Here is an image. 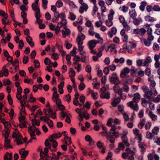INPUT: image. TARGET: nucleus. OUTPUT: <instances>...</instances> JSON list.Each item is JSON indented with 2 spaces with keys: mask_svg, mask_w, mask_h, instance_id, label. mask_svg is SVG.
<instances>
[{
  "mask_svg": "<svg viewBox=\"0 0 160 160\" xmlns=\"http://www.w3.org/2000/svg\"><path fill=\"white\" fill-rule=\"evenodd\" d=\"M146 2L143 1L141 3V5L139 6L140 9L142 11H143L145 7L146 6Z\"/></svg>",
  "mask_w": 160,
  "mask_h": 160,
  "instance_id": "32",
  "label": "nucleus"
},
{
  "mask_svg": "<svg viewBox=\"0 0 160 160\" xmlns=\"http://www.w3.org/2000/svg\"><path fill=\"white\" fill-rule=\"evenodd\" d=\"M128 105L136 111H137L138 110V104H136L135 105H134L133 102L132 101L128 102Z\"/></svg>",
  "mask_w": 160,
  "mask_h": 160,
  "instance_id": "11",
  "label": "nucleus"
},
{
  "mask_svg": "<svg viewBox=\"0 0 160 160\" xmlns=\"http://www.w3.org/2000/svg\"><path fill=\"white\" fill-rule=\"evenodd\" d=\"M85 25L87 27H88L89 29L90 28L94 29V26L90 20H88L86 21L85 23Z\"/></svg>",
  "mask_w": 160,
  "mask_h": 160,
  "instance_id": "31",
  "label": "nucleus"
},
{
  "mask_svg": "<svg viewBox=\"0 0 160 160\" xmlns=\"http://www.w3.org/2000/svg\"><path fill=\"white\" fill-rule=\"evenodd\" d=\"M32 114L34 115V117L35 118H38V117L39 115H42V113L41 110L40 109H39L36 112L35 115H34V114L33 113Z\"/></svg>",
  "mask_w": 160,
  "mask_h": 160,
  "instance_id": "43",
  "label": "nucleus"
},
{
  "mask_svg": "<svg viewBox=\"0 0 160 160\" xmlns=\"http://www.w3.org/2000/svg\"><path fill=\"white\" fill-rule=\"evenodd\" d=\"M120 101L121 99L119 98H115L112 102L111 104L113 107H116L117 106L118 104L120 102Z\"/></svg>",
  "mask_w": 160,
  "mask_h": 160,
  "instance_id": "20",
  "label": "nucleus"
},
{
  "mask_svg": "<svg viewBox=\"0 0 160 160\" xmlns=\"http://www.w3.org/2000/svg\"><path fill=\"white\" fill-rule=\"evenodd\" d=\"M140 98V94L138 93H136L134 95V98L133 99V102H137Z\"/></svg>",
  "mask_w": 160,
  "mask_h": 160,
  "instance_id": "21",
  "label": "nucleus"
},
{
  "mask_svg": "<svg viewBox=\"0 0 160 160\" xmlns=\"http://www.w3.org/2000/svg\"><path fill=\"white\" fill-rule=\"evenodd\" d=\"M145 120L144 119H142L138 124V127L140 128H142L143 125L145 124Z\"/></svg>",
  "mask_w": 160,
  "mask_h": 160,
  "instance_id": "42",
  "label": "nucleus"
},
{
  "mask_svg": "<svg viewBox=\"0 0 160 160\" xmlns=\"http://www.w3.org/2000/svg\"><path fill=\"white\" fill-rule=\"evenodd\" d=\"M32 10L35 12L40 11L39 6L38 5V3H37L35 2L32 3Z\"/></svg>",
  "mask_w": 160,
  "mask_h": 160,
  "instance_id": "18",
  "label": "nucleus"
},
{
  "mask_svg": "<svg viewBox=\"0 0 160 160\" xmlns=\"http://www.w3.org/2000/svg\"><path fill=\"white\" fill-rule=\"evenodd\" d=\"M62 2L60 0H58L56 2V5L58 8L61 7L63 6Z\"/></svg>",
  "mask_w": 160,
  "mask_h": 160,
  "instance_id": "48",
  "label": "nucleus"
},
{
  "mask_svg": "<svg viewBox=\"0 0 160 160\" xmlns=\"http://www.w3.org/2000/svg\"><path fill=\"white\" fill-rule=\"evenodd\" d=\"M95 37L98 39L99 40L98 41V42H100L101 43H102L103 42V40L102 38L101 37L100 34L98 33H95Z\"/></svg>",
  "mask_w": 160,
  "mask_h": 160,
  "instance_id": "41",
  "label": "nucleus"
},
{
  "mask_svg": "<svg viewBox=\"0 0 160 160\" xmlns=\"http://www.w3.org/2000/svg\"><path fill=\"white\" fill-rule=\"evenodd\" d=\"M98 43V41L95 40H92L89 41L88 43V44L89 49L91 50Z\"/></svg>",
  "mask_w": 160,
  "mask_h": 160,
  "instance_id": "8",
  "label": "nucleus"
},
{
  "mask_svg": "<svg viewBox=\"0 0 160 160\" xmlns=\"http://www.w3.org/2000/svg\"><path fill=\"white\" fill-rule=\"evenodd\" d=\"M76 18V15L73 12H69V18L71 20L73 21L75 20Z\"/></svg>",
  "mask_w": 160,
  "mask_h": 160,
  "instance_id": "37",
  "label": "nucleus"
},
{
  "mask_svg": "<svg viewBox=\"0 0 160 160\" xmlns=\"http://www.w3.org/2000/svg\"><path fill=\"white\" fill-rule=\"evenodd\" d=\"M134 155L135 152L131 150L129 153V156H128V159L129 160H134Z\"/></svg>",
  "mask_w": 160,
  "mask_h": 160,
  "instance_id": "36",
  "label": "nucleus"
},
{
  "mask_svg": "<svg viewBox=\"0 0 160 160\" xmlns=\"http://www.w3.org/2000/svg\"><path fill=\"white\" fill-rule=\"evenodd\" d=\"M123 25L126 30L128 31L130 30L131 27L130 26L128 25L127 22L123 23Z\"/></svg>",
  "mask_w": 160,
  "mask_h": 160,
  "instance_id": "57",
  "label": "nucleus"
},
{
  "mask_svg": "<svg viewBox=\"0 0 160 160\" xmlns=\"http://www.w3.org/2000/svg\"><path fill=\"white\" fill-rule=\"evenodd\" d=\"M46 122L50 127L51 128L53 127V123L52 120L48 118Z\"/></svg>",
  "mask_w": 160,
  "mask_h": 160,
  "instance_id": "55",
  "label": "nucleus"
},
{
  "mask_svg": "<svg viewBox=\"0 0 160 160\" xmlns=\"http://www.w3.org/2000/svg\"><path fill=\"white\" fill-rule=\"evenodd\" d=\"M145 19L146 21L148 22H153L154 21V19L153 18L150 16H146L145 17Z\"/></svg>",
  "mask_w": 160,
  "mask_h": 160,
  "instance_id": "45",
  "label": "nucleus"
},
{
  "mask_svg": "<svg viewBox=\"0 0 160 160\" xmlns=\"http://www.w3.org/2000/svg\"><path fill=\"white\" fill-rule=\"evenodd\" d=\"M127 153H123L122 154V157L126 159L128 156H129V153L130 152L131 150L129 148H127L126 149Z\"/></svg>",
  "mask_w": 160,
  "mask_h": 160,
  "instance_id": "27",
  "label": "nucleus"
},
{
  "mask_svg": "<svg viewBox=\"0 0 160 160\" xmlns=\"http://www.w3.org/2000/svg\"><path fill=\"white\" fill-rule=\"evenodd\" d=\"M3 53L4 56L7 58V60L8 61L9 60V58H12L10 55L7 51H4Z\"/></svg>",
  "mask_w": 160,
  "mask_h": 160,
  "instance_id": "44",
  "label": "nucleus"
},
{
  "mask_svg": "<svg viewBox=\"0 0 160 160\" xmlns=\"http://www.w3.org/2000/svg\"><path fill=\"white\" fill-rule=\"evenodd\" d=\"M26 40L32 48H33L34 46V43L32 41V39L31 36H27L26 38Z\"/></svg>",
  "mask_w": 160,
  "mask_h": 160,
  "instance_id": "12",
  "label": "nucleus"
},
{
  "mask_svg": "<svg viewBox=\"0 0 160 160\" xmlns=\"http://www.w3.org/2000/svg\"><path fill=\"white\" fill-rule=\"evenodd\" d=\"M102 127L103 130L105 131L100 132V134H102V136L105 137L110 142V131L109 132L106 131H105L107 130V128L103 125H102Z\"/></svg>",
  "mask_w": 160,
  "mask_h": 160,
  "instance_id": "5",
  "label": "nucleus"
},
{
  "mask_svg": "<svg viewBox=\"0 0 160 160\" xmlns=\"http://www.w3.org/2000/svg\"><path fill=\"white\" fill-rule=\"evenodd\" d=\"M80 20L79 21H76L73 22V24L75 26H77L78 24L79 23L80 24H82L83 23V20H82V16H80Z\"/></svg>",
  "mask_w": 160,
  "mask_h": 160,
  "instance_id": "34",
  "label": "nucleus"
},
{
  "mask_svg": "<svg viewBox=\"0 0 160 160\" xmlns=\"http://www.w3.org/2000/svg\"><path fill=\"white\" fill-rule=\"evenodd\" d=\"M10 141L8 139H5L4 146L7 148H12V146L10 145Z\"/></svg>",
  "mask_w": 160,
  "mask_h": 160,
  "instance_id": "22",
  "label": "nucleus"
},
{
  "mask_svg": "<svg viewBox=\"0 0 160 160\" xmlns=\"http://www.w3.org/2000/svg\"><path fill=\"white\" fill-rule=\"evenodd\" d=\"M6 155L5 156L6 160H12V154L7 152L6 153Z\"/></svg>",
  "mask_w": 160,
  "mask_h": 160,
  "instance_id": "38",
  "label": "nucleus"
},
{
  "mask_svg": "<svg viewBox=\"0 0 160 160\" xmlns=\"http://www.w3.org/2000/svg\"><path fill=\"white\" fill-rule=\"evenodd\" d=\"M141 88L143 91L144 93L145 92H147L148 91V90H149L148 87L145 85L142 86L141 87Z\"/></svg>",
  "mask_w": 160,
  "mask_h": 160,
  "instance_id": "62",
  "label": "nucleus"
},
{
  "mask_svg": "<svg viewBox=\"0 0 160 160\" xmlns=\"http://www.w3.org/2000/svg\"><path fill=\"white\" fill-rule=\"evenodd\" d=\"M20 102L21 103V106H22V108L20 109V113L21 114H22V113L23 112L24 114H26V112L25 110V105H26V103L25 101H21Z\"/></svg>",
  "mask_w": 160,
  "mask_h": 160,
  "instance_id": "15",
  "label": "nucleus"
},
{
  "mask_svg": "<svg viewBox=\"0 0 160 160\" xmlns=\"http://www.w3.org/2000/svg\"><path fill=\"white\" fill-rule=\"evenodd\" d=\"M78 2L81 5L79 10V12L81 14H82L84 11L86 12L88 8L87 4L84 2L83 0H78Z\"/></svg>",
  "mask_w": 160,
  "mask_h": 160,
  "instance_id": "3",
  "label": "nucleus"
},
{
  "mask_svg": "<svg viewBox=\"0 0 160 160\" xmlns=\"http://www.w3.org/2000/svg\"><path fill=\"white\" fill-rule=\"evenodd\" d=\"M152 94V91L149 90L147 92L144 93V97L148 99H150Z\"/></svg>",
  "mask_w": 160,
  "mask_h": 160,
  "instance_id": "28",
  "label": "nucleus"
},
{
  "mask_svg": "<svg viewBox=\"0 0 160 160\" xmlns=\"http://www.w3.org/2000/svg\"><path fill=\"white\" fill-rule=\"evenodd\" d=\"M127 133V132H123V135L122 137V142L119 144V146L120 148H125V145L128 147L130 146V144L128 142V139L126 136Z\"/></svg>",
  "mask_w": 160,
  "mask_h": 160,
  "instance_id": "1",
  "label": "nucleus"
},
{
  "mask_svg": "<svg viewBox=\"0 0 160 160\" xmlns=\"http://www.w3.org/2000/svg\"><path fill=\"white\" fill-rule=\"evenodd\" d=\"M64 30H62L61 32L62 34V37L63 38H65L66 36L69 35L71 34L70 30L67 27H63Z\"/></svg>",
  "mask_w": 160,
  "mask_h": 160,
  "instance_id": "7",
  "label": "nucleus"
},
{
  "mask_svg": "<svg viewBox=\"0 0 160 160\" xmlns=\"http://www.w3.org/2000/svg\"><path fill=\"white\" fill-rule=\"evenodd\" d=\"M80 55H81V61L83 62H86V58L88 57V54L84 51H79Z\"/></svg>",
  "mask_w": 160,
  "mask_h": 160,
  "instance_id": "10",
  "label": "nucleus"
},
{
  "mask_svg": "<svg viewBox=\"0 0 160 160\" xmlns=\"http://www.w3.org/2000/svg\"><path fill=\"white\" fill-rule=\"evenodd\" d=\"M142 42L144 43V44L147 46H150L151 43V42L148 40H146V39L144 38H142L141 39Z\"/></svg>",
  "mask_w": 160,
  "mask_h": 160,
  "instance_id": "26",
  "label": "nucleus"
},
{
  "mask_svg": "<svg viewBox=\"0 0 160 160\" xmlns=\"http://www.w3.org/2000/svg\"><path fill=\"white\" fill-rule=\"evenodd\" d=\"M152 29L151 28H148V30H147V33L148 34V39L151 42L152 41L154 38V37L152 34Z\"/></svg>",
  "mask_w": 160,
  "mask_h": 160,
  "instance_id": "13",
  "label": "nucleus"
},
{
  "mask_svg": "<svg viewBox=\"0 0 160 160\" xmlns=\"http://www.w3.org/2000/svg\"><path fill=\"white\" fill-rule=\"evenodd\" d=\"M45 145L46 146H48L49 149H51L52 147L51 144L49 142L48 140V139H46L45 141Z\"/></svg>",
  "mask_w": 160,
  "mask_h": 160,
  "instance_id": "61",
  "label": "nucleus"
},
{
  "mask_svg": "<svg viewBox=\"0 0 160 160\" xmlns=\"http://www.w3.org/2000/svg\"><path fill=\"white\" fill-rule=\"evenodd\" d=\"M5 133L2 132V134L4 136L5 139H8L9 136L10 130L8 129H7L5 130Z\"/></svg>",
  "mask_w": 160,
  "mask_h": 160,
  "instance_id": "33",
  "label": "nucleus"
},
{
  "mask_svg": "<svg viewBox=\"0 0 160 160\" xmlns=\"http://www.w3.org/2000/svg\"><path fill=\"white\" fill-rule=\"evenodd\" d=\"M28 131L29 132L31 138H33V137L35 136H36L35 133V130H33L32 127L30 126L28 127Z\"/></svg>",
  "mask_w": 160,
  "mask_h": 160,
  "instance_id": "16",
  "label": "nucleus"
},
{
  "mask_svg": "<svg viewBox=\"0 0 160 160\" xmlns=\"http://www.w3.org/2000/svg\"><path fill=\"white\" fill-rule=\"evenodd\" d=\"M120 82L118 78V76L115 73H113L112 76L111 77V82L114 84L115 85L119 84Z\"/></svg>",
  "mask_w": 160,
  "mask_h": 160,
  "instance_id": "4",
  "label": "nucleus"
},
{
  "mask_svg": "<svg viewBox=\"0 0 160 160\" xmlns=\"http://www.w3.org/2000/svg\"><path fill=\"white\" fill-rule=\"evenodd\" d=\"M142 20L140 18H136L133 19V23L136 25H138L140 23L142 22Z\"/></svg>",
  "mask_w": 160,
  "mask_h": 160,
  "instance_id": "23",
  "label": "nucleus"
},
{
  "mask_svg": "<svg viewBox=\"0 0 160 160\" xmlns=\"http://www.w3.org/2000/svg\"><path fill=\"white\" fill-rule=\"evenodd\" d=\"M139 146L142 150V152L144 151L146 148V146L142 142H139Z\"/></svg>",
  "mask_w": 160,
  "mask_h": 160,
  "instance_id": "39",
  "label": "nucleus"
},
{
  "mask_svg": "<svg viewBox=\"0 0 160 160\" xmlns=\"http://www.w3.org/2000/svg\"><path fill=\"white\" fill-rule=\"evenodd\" d=\"M16 130L18 133L17 136L15 140V141L17 142V144L19 145L20 144H22L23 143V141L22 140L23 139V138L21 134L18 131L17 129H16Z\"/></svg>",
  "mask_w": 160,
  "mask_h": 160,
  "instance_id": "6",
  "label": "nucleus"
},
{
  "mask_svg": "<svg viewBox=\"0 0 160 160\" xmlns=\"http://www.w3.org/2000/svg\"><path fill=\"white\" fill-rule=\"evenodd\" d=\"M44 62L46 65H48L49 64H53L52 62H50V60L48 58H45L44 61Z\"/></svg>",
  "mask_w": 160,
  "mask_h": 160,
  "instance_id": "60",
  "label": "nucleus"
},
{
  "mask_svg": "<svg viewBox=\"0 0 160 160\" xmlns=\"http://www.w3.org/2000/svg\"><path fill=\"white\" fill-rule=\"evenodd\" d=\"M32 125L39 126L40 125V121H38L35 118L32 120Z\"/></svg>",
  "mask_w": 160,
  "mask_h": 160,
  "instance_id": "47",
  "label": "nucleus"
},
{
  "mask_svg": "<svg viewBox=\"0 0 160 160\" xmlns=\"http://www.w3.org/2000/svg\"><path fill=\"white\" fill-rule=\"evenodd\" d=\"M85 38V36L81 32L78 34V36L76 39V41L83 42Z\"/></svg>",
  "mask_w": 160,
  "mask_h": 160,
  "instance_id": "14",
  "label": "nucleus"
},
{
  "mask_svg": "<svg viewBox=\"0 0 160 160\" xmlns=\"http://www.w3.org/2000/svg\"><path fill=\"white\" fill-rule=\"evenodd\" d=\"M88 33L89 35L93 36L95 33V32L94 31V29L90 28L88 31Z\"/></svg>",
  "mask_w": 160,
  "mask_h": 160,
  "instance_id": "64",
  "label": "nucleus"
},
{
  "mask_svg": "<svg viewBox=\"0 0 160 160\" xmlns=\"http://www.w3.org/2000/svg\"><path fill=\"white\" fill-rule=\"evenodd\" d=\"M123 90L126 92H128L129 90V87L126 83L123 85Z\"/></svg>",
  "mask_w": 160,
  "mask_h": 160,
  "instance_id": "49",
  "label": "nucleus"
},
{
  "mask_svg": "<svg viewBox=\"0 0 160 160\" xmlns=\"http://www.w3.org/2000/svg\"><path fill=\"white\" fill-rule=\"evenodd\" d=\"M42 0V6L44 9H46L47 8V5L48 3V0Z\"/></svg>",
  "mask_w": 160,
  "mask_h": 160,
  "instance_id": "50",
  "label": "nucleus"
},
{
  "mask_svg": "<svg viewBox=\"0 0 160 160\" xmlns=\"http://www.w3.org/2000/svg\"><path fill=\"white\" fill-rule=\"evenodd\" d=\"M67 23V21L65 19H62L61 22L58 23L57 27H62V26H63V27H67L66 25Z\"/></svg>",
  "mask_w": 160,
  "mask_h": 160,
  "instance_id": "17",
  "label": "nucleus"
},
{
  "mask_svg": "<svg viewBox=\"0 0 160 160\" xmlns=\"http://www.w3.org/2000/svg\"><path fill=\"white\" fill-rule=\"evenodd\" d=\"M28 154V151H25L23 153H22V154L21 153V158H25Z\"/></svg>",
  "mask_w": 160,
  "mask_h": 160,
  "instance_id": "59",
  "label": "nucleus"
},
{
  "mask_svg": "<svg viewBox=\"0 0 160 160\" xmlns=\"http://www.w3.org/2000/svg\"><path fill=\"white\" fill-rule=\"evenodd\" d=\"M154 135L152 133L150 132H147L146 137L147 138L152 139Z\"/></svg>",
  "mask_w": 160,
  "mask_h": 160,
  "instance_id": "53",
  "label": "nucleus"
},
{
  "mask_svg": "<svg viewBox=\"0 0 160 160\" xmlns=\"http://www.w3.org/2000/svg\"><path fill=\"white\" fill-rule=\"evenodd\" d=\"M102 51H99V52L98 53L97 55L93 56V59L94 61H97L98 60V58L102 56Z\"/></svg>",
  "mask_w": 160,
  "mask_h": 160,
  "instance_id": "25",
  "label": "nucleus"
},
{
  "mask_svg": "<svg viewBox=\"0 0 160 160\" xmlns=\"http://www.w3.org/2000/svg\"><path fill=\"white\" fill-rule=\"evenodd\" d=\"M152 62L151 59L150 57H148L143 61V65L148 66L149 63Z\"/></svg>",
  "mask_w": 160,
  "mask_h": 160,
  "instance_id": "19",
  "label": "nucleus"
},
{
  "mask_svg": "<svg viewBox=\"0 0 160 160\" xmlns=\"http://www.w3.org/2000/svg\"><path fill=\"white\" fill-rule=\"evenodd\" d=\"M109 92L106 93H102L100 94V97L102 98L109 99L110 98Z\"/></svg>",
  "mask_w": 160,
  "mask_h": 160,
  "instance_id": "24",
  "label": "nucleus"
},
{
  "mask_svg": "<svg viewBox=\"0 0 160 160\" xmlns=\"http://www.w3.org/2000/svg\"><path fill=\"white\" fill-rule=\"evenodd\" d=\"M129 14L130 18H131L133 19L136 18V12L135 10L133 9L131 11H130L129 12Z\"/></svg>",
  "mask_w": 160,
  "mask_h": 160,
  "instance_id": "29",
  "label": "nucleus"
},
{
  "mask_svg": "<svg viewBox=\"0 0 160 160\" xmlns=\"http://www.w3.org/2000/svg\"><path fill=\"white\" fill-rule=\"evenodd\" d=\"M159 128L158 127H155L152 130V133L157 135L159 132Z\"/></svg>",
  "mask_w": 160,
  "mask_h": 160,
  "instance_id": "46",
  "label": "nucleus"
},
{
  "mask_svg": "<svg viewBox=\"0 0 160 160\" xmlns=\"http://www.w3.org/2000/svg\"><path fill=\"white\" fill-rule=\"evenodd\" d=\"M122 114L123 116L124 119L126 121H127L129 120L128 116L125 112H123Z\"/></svg>",
  "mask_w": 160,
  "mask_h": 160,
  "instance_id": "63",
  "label": "nucleus"
},
{
  "mask_svg": "<svg viewBox=\"0 0 160 160\" xmlns=\"http://www.w3.org/2000/svg\"><path fill=\"white\" fill-rule=\"evenodd\" d=\"M149 115L152 120L155 121L157 120V116L154 114L151 111L149 112Z\"/></svg>",
  "mask_w": 160,
  "mask_h": 160,
  "instance_id": "30",
  "label": "nucleus"
},
{
  "mask_svg": "<svg viewBox=\"0 0 160 160\" xmlns=\"http://www.w3.org/2000/svg\"><path fill=\"white\" fill-rule=\"evenodd\" d=\"M78 45L79 50H83V46L82 45L83 42L77 41Z\"/></svg>",
  "mask_w": 160,
  "mask_h": 160,
  "instance_id": "52",
  "label": "nucleus"
},
{
  "mask_svg": "<svg viewBox=\"0 0 160 160\" xmlns=\"http://www.w3.org/2000/svg\"><path fill=\"white\" fill-rule=\"evenodd\" d=\"M67 3L69 4V6L72 8H75L77 7L76 6L75 4L72 1L68 0L67 1Z\"/></svg>",
  "mask_w": 160,
  "mask_h": 160,
  "instance_id": "35",
  "label": "nucleus"
},
{
  "mask_svg": "<svg viewBox=\"0 0 160 160\" xmlns=\"http://www.w3.org/2000/svg\"><path fill=\"white\" fill-rule=\"evenodd\" d=\"M52 137H53L55 139H57L61 137L62 134L60 132H58L57 133H54L52 135Z\"/></svg>",
  "mask_w": 160,
  "mask_h": 160,
  "instance_id": "40",
  "label": "nucleus"
},
{
  "mask_svg": "<svg viewBox=\"0 0 160 160\" xmlns=\"http://www.w3.org/2000/svg\"><path fill=\"white\" fill-rule=\"evenodd\" d=\"M130 71V70L128 68L126 67L124 68L121 72V73L120 74V77L122 78L125 77L127 74Z\"/></svg>",
  "mask_w": 160,
  "mask_h": 160,
  "instance_id": "9",
  "label": "nucleus"
},
{
  "mask_svg": "<svg viewBox=\"0 0 160 160\" xmlns=\"http://www.w3.org/2000/svg\"><path fill=\"white\" fill-rule=\"evenodd\" d=\"M85 140L89 142L90 143H92V139L90 136L89 135H87L85 137Z\"/></svg>",
  "mask_w": 160,
  "mask_h": 160,
  "instance_id": "51",
  "label": "nucleus"
},
{
  "mask_svg": "<svg viewBox=\"0 0 160 160\" xmlns=\"http://www.w3.org/2000/svg\"><path fill=\"white\" fill-rule=\"evenodd\" d=\"M8 100L10 105H12L13 104V100L11 96V95L9 94L8 95Z\"/></svg>",
  "mask_w": 160,
  "mask_h": 160,
  "instance_id": "56",
  "label": "nucleus"
},
{
  "mask_svg": "<svg viewBox=\"0 0 160 160\" xmlns=\"http://www.w3.org/2000/svg\"><path fill=\"white\" fill-rule=\"evenodd\" d=\"M52 58L54 60H56L59 58L58 54L57 53L53 52L52 54Z\"/></svg>",
  "mask_w": 160,
  "mask_h": 160,
  "instance_id": "58",
  "label": "nucleus"
},
{
  "mask_svg": "<svg viewBox=\"0 0 160 160\" xmlns=\"http://www.w3.org/2000/svg\"><path fill=\"white\" fill-rule=\"evenodd\" d=\"M151 124L152 123L151 122H147L146 123L145 126V129L147 130H149L151 128Z\"/></svg>",
  "mask_w": 160,
  "mask_h": 160,
  "instance_id": "54",
  "label": "nucleus"
},
{
  "mask_svg": "<svg viewBox=\"0 0 160 160\" xmlns=\"http://www.w3.org/2000/svg\"><path fill=\"white\" fill-rule=\"evenodd\" d=\"M117 129L116 127L112 125L111 126V143H114L115 142V140L114 138L111 137L113 136L116 138H118L119 137V134L118 132L115 131Z\"/></svg>",
  "mask_w": 160,
  "mask_h": 160,
  "instance_id": "2",
  "label": "nucleus"
}]
</instances>
